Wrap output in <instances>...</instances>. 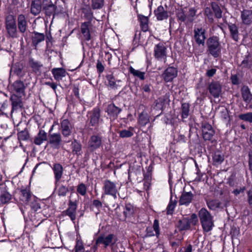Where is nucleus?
<instances>
[{"instance_id": "obj_1", "label": "nucleus", "mask_w": 252, "mask_h": 252, "mask_svg": "<svg viewBox=\"0 0 252 252\" xmlns=\"http://www.w3.org/2000/svg\"><path fill=\"white\" fill-rule=\"evenodd\" d=\"M206 52L214 59L218 58L221 55L222 46L220 37L213 35L207 38L206 41Z\"/></svg>"}, {"instance_id": "obj_2", "label": "nucleus", "mask_w": 252, "mask_h": 252, "mask_svg": "<svg viewBox=\"0 0 252 252\" xmlns=\"http://www.w3.org/2000/svg\"><path fill=\"white\" fill-rule=\"evenodd\" d=\"M118 241L116 235L110 233L105 236L104 233L100 234L96 238L94 244L91 247L93 252H97L98 247L102 245L103 247L106 249L109 246H113Z\"/></svg>"}, {"instance_id": "obj_3", "label": "nucleus", "mask_w": 252, "mask_h": 252, "mask_svg": "<svg viewBox=\"0 0 252 252\" xmlns=\"http://www.w3.org/2000/svg\"><path fill=\"white\" fill-rule=\"evenodd\" d=\"M198 216L203 231H210L214 226L213 217L205 208H202L198 212Z\"/></svg>"}, {"instance_id": "obj_4", "label": "nucleus", "mask_w": 252, "mask_h": 252, "mask_svg": "<svg viewBox=\"0 0 252 252\" xmlns=\"http://www.w3.org/2000/svg\"><path fill=\"white\" fill-rule=\"evenodd\" d=\"M153 56L156 61L165 63L167 58V47L164 42H159L154 47Z\"/></svg>"}, {"instance_id": "obj_5", "label": "nucleus", "mask_w": 252, "mask_h": 252, "mask_svg": "<svg viewBox=\"0 0 252 252\" xmlns=\"http://www.w3.org/2000/svg\"><path fill=\"white\" fill-rule=\"evenodd\" d=\"M42 7V10L45 15L49 17L53 16L54 18L55 15L64 13L63 8H62L60 10L58 9L57 6L52 2L51 0H43Z\"/></svg>"}, {"instance_id": "obj_6", "label": "nucleus", "mask_w": 252, "mask_h": 252, "mask_svg": "<svg viewBox=\"0 0 252 252\" xmlns=\"http://www.w3.org/2000/svg\"><path fill=\"white\" fill-rule=\"evenodd\" d=\"M102 190V197L104 195H109L116 199L117 198V194H119V189L117 187L116 182H113L109 179H106L103 181Z\"/></svg>"}, {"instance_id": "obj_7", "label": "nucleus", "mask_w": 252, "mask_h": 252, "mask_svg": "<svg viewBox=\"0 0 252 252\" xmlns=\"http://www.w3.org/2000/svg\"><path fill=\"white\" fill-rule=\"evenodd\" d=\"M78 199L68 200L67 208L62 212L61 216L63 217L68 216L72 222H74L76 219L77 209L78 207Z\"/></svg>"}, {"instance_id": "obj_8", "label": "nucleus", "mask_w": 252, "mask_h": 252, "mask_svg": "<svg viewBox=\"0 0 252 252\" xmlns=\"http://www.w3.org/2000/svg\"><path fill=\"white\" fill-rule=\"evenodd\" d=\"M193 32L192 39L194 40L195 44L198 46H204L207 39L206 30L202 27H195Z\"/></svg>"}, {"instance_id": "obj_9", "label": "nucleus", "mask_w": 252, "mask_h": 252, "mask_svg": "<svg viewBox=\"0 0 252 252\" xmlns=\"http://www.w3.org/2000/svg\"><path fill=\"white\" fill-rule=\"evenodd\" d=\"M12 6L8 8V15L6 17V28L7 32L11 37L16 36V21L14 18V12L11 11Z\"/></svg>"}, {"instance_id": "obj_10", "label": "nucleus", "mask_w": 252, "mask_h": 252, "mask_svg": "<svg viewBox=\"0 0 252 252\" xmlns=\"http://www.w3.org/2000/svg\"><path fill=\"white\" fill-rule=\"evenodd\" d=\"M178 72L177 67L169 66L162 73L161 77L165 83L172 82L177 77Z\"/></svg>"}, {"instance_id": "obj_11", "label": "nucleus", "mask_w": 252, "mask_h": 252, "mask_svg": "<svg viewBox=\"0 0 252 252\" xmlns=\"http://www.w3.org/2000/svg\"><path fill=\"white\" fill-rule=\"evenodd\" d=\"M22 124L21 122H20L18 124H17V131H18L17 135H18V139L20 143V146L24 148V146L23 145L21 141H31L32 142V139L30 138V134L27 129V126L25 123H24L25 127L23 130H21L19 126Z\"/></svg>"}, {"instance_id": "obj_12", "label": "nucleus", "mask_w": 252, "mask_h": 252, "mask_svg": "<svg viewBox=\"0 0 252 252\" xmlns=\"http://www.w3.org/2000/svg\"><path fill=\"white\" fill-rule=\"evenodd\" d=\"M89 125L92 126H96L98 125L100 118V109L98 107H94L91 111L88 112Z\"/></svg>"}, {"instance_id": "obj_13", "label": "nucleus", "mask_w": 252, "mask_h": 252, "mask_svg": "<svg viewBox=\"0 0 252 252\" xmlns=\"http://www.w3.org/2000/svg\"><path fill=\"white\" fill-rule=\"evenodd\" d=\"M201 129L203 139L205 141H212L215 131L211 125L207 122L202 123Z\"/></svg>"}, {"instance_id": "obj_14", "label": "nucleus", "mask_w": 252, "mask_h": 252, "mask_svg": "<svg viewBox=\"0 0 252 252\" xmlns=\"http://www.w3.org/2000/svg\"><path fill=\"white\" fill-rule=\"evenodd\" d=\"M122 111V109L116 106L113 102L108 104L105 110L107 114L108 117L110 120H116L118 118Z\"/></svg>"}, {"instance_id": "obj_15", "label": "nucleus", "mask_w": 252, "mask_h": 252, "mask_svg": "<svg viewBox=\"0 0 252 252\" xmlns=\"http://www.w3.org/2000/svg\"><path fill=\"white\" fill-rule=\"evenodd\" d=\"M48 144L51 147L55 149H59L60 148L62 139L60 133H50L47 138Z\"/></svg>"}, {"instance_id": "obj_16", "label": "nucleus", "mask_w": 252, "mask_h": 252, "mask_svg": "<svg viewBox=\"0 0 252 252\" xmlns=\"http://www.w3.org/2000/svg\"><path fill=\"white\" fill-rule=\"evenodd\" d=\"M102 145V138L98 135H92L88 141V148L90 152H93L99 149Z\"/></svg>"}, {"instance_id": "obj_17", "label": "nucleus", "mask_w": 252, "mask_h": 252, "mask_svg": "<svg viewBox=\"0 0 252 252\" xmlns=\"http://www.w3.org/2000/svg\"><path fill=\"white\" fill-rule=\"evenodd\" d=\"M81 32L83 35L84 40L89 41L92 39V33L93 29L92 23L90 22H84L81 24Z\"/></svg>"}, {"instance_id": "obj_18", "label": "nucleus", "mask_w": 252, "mask_h": 252, "mask_svg": "<svg viewBox=\"0 0 252 252\" xmlns=\"http://www.w3.org/2000/svg\"><path fill=\"white\" fill-rule=\"evenodd\" d=\"M221 85L218 81H213L209 84L208 90L214 98H219L221 93Z\"/></svg>"}, {"instance_id": "obj_19", "label": "nucleus", "mask_w": 252, "mask_h": 252, "mask_svg": "<svg viewBox=\"0 0 252 252\" xmlns=\"http://www.w3.org/2000/svg\"><path fill=\"white\" fill-rule=\"evenodd\" d=\"M60 130L64 137H68L72 133L73 127L70 121L66 119L61 121Z\"/></svg>"}, {"instance_id": "obj_20", "label": "nucleus", "mask_w": 252, "mask_h": 252, "mask_svg": "<svg viewBox=\"0 0 252 252\" xmlns=\"http://www.w3.org/2000/svg\"><path fill=\"white\" fill-rule=\"evenodd\" d=\"M194 194L191 191L184 190L180 197L179 203L180 205L188 206L193 200Z\"/></svg>"}, {"instance_id": "obj_21", "label": "nucleus", "mask_w": 252, "mask_h": 252, "mask_svg": "<svg viewBox=\"0 0 252 252\" xmlns=\"http://www.w3.org/2000/svg\"><path fill=\"white\" fill-rule=\"evenodd\" d=\"M137 17L141 31L144 32L149 31V18L148 16L139 13L137 14Z\"/></svg>"}, {"instance_id": "obj_22", "label": "nucleus", "mask_w": 252, "mask_h": 252, "mask_svg": "<svg viewBox=\"0 0 252 252\" xmlns=\"http://www.w3.org/2000/svg\"><path fill=\"white\" fill-rule=\"evenodd\" d=\"M26 86L23 82L17 80V107H22V102L20 98L25 95V90Z\"/></svg>"}, {"instance_id": "obj_23", "label": "nucleus", "mask_w": 252, "mask_h": 252, "mask_svg": "<svg viewBox=\"0 0 252 252\" xmlns=\"http://www.w3.org/2000/svg\"><path fill=\"white\" fill-rule=\"evenodd\" d=\"M242 22L245 25L250 26L252 24V10L244 9L241 11Z\"/></svg>"}, {"instance_id": "obj_24", "label": "nucleus", "mask_w": 252, "mask_h": 252, "mask_svg": "<svg viewBox=\"0 0 252 252\" xmlns=\"http://www.w3.org/2000/svg\"><path fill=\"white\" fill-rule=\"evenodd\" d=\"M52 170L54 175L55 184H57L63 176V168L60 163H55L53 165Z\"/></svg>"}, {"instance_id": "obj_25", "label": "nucleus", "mask_w": 252, "mask_h": 252, "mask_svg": "<svg viewBox=\"0 0 252 252\" xmlns=\"http://www.w3.org/2000/svg\"><path fill=\"white\" fill-rule=\"evenodd\" d=\"M30 36L32 39V45L35 48L39 43L43 41L45 38L43 33H40L36 31L31 32Z\"/></svg>"}, {"instance_id": "obj_26", "label": "nucleus", "mask_w": 252, "mask_h": 252, "mask_svg": "<svg viewBox=\"0 0 252 252\" xmlns=\"http://www.w3.org/2000/svg\"><path fill=\"white\" fill-rule=\"evenodd\" d=\"M51 72L55 80L57 82L62 80L63 77L68 74L65 69L63 67L53 68Z\"/></svg>"}, {"instance_id": "obj_27", "label": "nucleus", "mask_w": 252, "mask_h": 252, "mask_svg": "<svg viewBox=\"0 0 252 252\" xmlns=\"http://www.w3.org/2000/svg\"><path fill=\"white\" fill-rule=\"evenodd\" d=\"M154 14L158 21H162L168 19L169 15L167 11L165 10L161 5L158 6L154 10Z\"/></svg>"}, {"instance_id": "obj_28", "label": "nucleus", "mask_w": 252, "mask_h": 252, "mask_svg": "<svg viewBox=\"0 0 252 252\" xmlns=\"http://www.w3.org/2000/svg\"><path fill=\"white\" fill-rule=\"evenodd\" d=\"M42 1L41 0H32L31 5V12L36 16L39 14L42 9Z\"/></svg>"}, {"instance_id": "obj_29", "label": "nucleus", "mask_w": 252, "mask_h": 252, "mask_svg": "<svg viewBox=\"0 0 252 252\" xmlns=\"http://www.w3.org/2000/svg\"><path fill=\"white\" fill-rule=\"evenodd\" d=\"M228 28L229 30L232 38L235 41H238L239 39V31L238 27L235 24L226 22Z\"/></svg>"}, {"instance_id": "obj_30", "label": "nucleus", "mask_w": 252, "mask_h": 252, "mask_svg": "<svg viewBox=\"0 0 252 252\" xmlns=\"http://www.w3.org/2000/svg\"><path fill=\"white\" fill-rule=\"evenodd\" d=\"M176 226L179 231L189 230L190 227V221L188 218H183L178 221Z\"/></svg>"}, {"instance_id": "obj_31", "label": "nucleus", "mask_w": 252, "mask_h": 252, "mask_svg": "<svg viewBox=\"0 0 252 252\" xmlns=\"http://www.w3.org/2000/svg\"><path fill=\"white\" fill-rule=\"evenodd\" d=\"M47 140V133L42 129L39 130L37 134L34 137L32 142L36 145H40L44 141Z\"/></svg>"}, {"instance_id": "obj_32", "label": "nucleus", "mask_w": 252, "mask_h": 252, "mask_svg": "<svg viewBox=\"0 0 252 252\" xmlns=\"http://www.w3.org/2000/svg\"><path fill=\"white\" fill-rule=\"evenodd\" d=\"M92 9V7L89 5H86L81 8V11L84 14V18L88 20L87 22H90V23H92L94 18V13Z\"/></svg>"}, {"instance_id": "obj_33", "label": "nucleus", "mask_w": 252, "mask_h": 252, "mask_svg": "<svg viewBox=\"0 0 252 252\" xmlns=\"http://www.w3.org/2000/svg\"><path fill=\"white\" fill-rule=\"evenodd\" d=\"M20 192L21 195L20 199L25 204L28 203L29 200L31 199V198L33 196V195H32L30 189L27 187L21 189Z\"/></svg>"}, {"instance_id": "obj_34", "label": "nucleus", "mask_w": 252, "mask_h": 252, "mask_svg": "<svg viewBox=\"0 0 252 252\" xmlns=\"http://www.w3.org/2000/svg\"><path fill=\"white\" fill-rule=\"evenodd\" d=\"M71 148L73 155H76L78 157L81 155L82 146L79 141L74 139L71 142Z\"/></svg>"}, {"instance_id": "obj_35", "label": "nucleus", "mask_w": 252, "mask_h": 252, "mask_svg": "<svg viewBox=\"0 0 252 252\" xmlns=\"http://www.w3.org/2000/svg\"><path fill=\"white\" fill-rule=\"evenodd\" d=\"M150 123V116L148 113L143 111L139 114L138 123L141 127H144Z\"/></svg>"}, {"instance_id": "obj_36", "label": "nucleus", "mask_w": 252, "mask_h": 252, "mask_svg": "<svg viewBox=\"0 0 252 252\" xmlns=\"http://www.w3.org/2000/svg\"><path fill=\"white\" fill-rule=\"evenodd\" d=\"M173 198V195H172V192L171 191V196L169 200V202L166 207V214L167 215H171L172 216L175 211V208L177 206V201L176 200L177 197L175 196V199L173 200L172 199Z\"/></svg>"}, {"instance_id": "obj_37", "label": "nucleus", "mask_w": 252, "mask_h": 252, "mask_svg": "<svg viewBox=\"0 0 252 252\" xmlns=\"http://www.w3.org/2000/svg\"><path fill=\"white\" fill-rule=\"evenodd\" d=\"M18 27L21 33H24L27 28V21L25 16L20 14L18 17Z\"/></svg>"}, {"instance_id": "obj_38", "label": "nucleus", "mask_w": 252, "mask_h": 252, "mask_svg": "<svg viewBox=\"0 0 252 252\" xmlns=\"http://www.w3.org/2000/svg\"><path fill=\"white\" fill-rule=\"evenodd\" d=\"M105 77L108 81V87L111 89H117V85L116 83V79L113 75V73L109 71L107 72Z\"/></svg>"}, {"instance_id": "obj_39", "label": "nucleus", "mask_w": 252, "mask_h": 252, "mask_svg": "<svg viewBox=\"0 0 252 252\" xmlns=\"http://www.w3.org/2000/svg\"><path fill=\"white\" fill-rule=\"evenodd\" d=\"M26 205H29L31 209L34 212L37 211L40 209V201L34 195Z\"/></svg>"}, {"instance_id": "obj_40", "label": "nucleus", "mask_w": 252, "mask_h": 252, "mask_svg": "<svg viewBox=\"0 0 252 252\" xmlns=\"http://www.w3.org/2000/svg\"><path fill=\"white\" fill-rule=\"evenodd\" d=\"M212 159L214 165L221 164L224 159V156L221 152L216 150L212 154Z\"/></svg>"}, {"instance_id": "obj_41", "label": "nucleus", "mask_w": 252, "mask_h": 252, "mask_svg": "<svg viewBox=\"0 0 252 252\" xmlns=\"http://www.w3.org/2000/svg\"><path fill=\"white\" fill-rule=\"evenodd\" d=\"M29 64L32 70L35 73H41V68L43 66V64L39 62L35 61L33 59H31L29 61Z\"/></svg>"}, {"instance_id": "obj_42", "label": "nucleus", "mask_w": 252, "mask_h": 252, "mask_svg": "<svg viewBox=\"0 0 252 252\" xmlns=\"http://www.w3.org/2000/svg\"><path fill=\"white\" fill-rule=\"evenodd\" d=\"M242 96L243 100L246 103H250L252 99V94L248 86H244L241 89Z\"/></svg>"}, {"instance_id": "obj_43", "label": "nucleus", "mask_w": 252, "mask_h": 252, "mask_svg": "<svg viewBox=\"0 0 252 252\" xmlns=\"http://www.w3.org/2000/svg\"><path fill=\"white\" fill-rule=\"evenodd\" d=\"M134 208L133 205L130 203H126L123 212L125 218H131L134 213Z\"/></svg>"}, {"instance_id": "obj_44", "label": "nucleus", "mask_w": 252, "mask_h": 252, "mask_svg": "<svg viewBox=\"0 0 252 252\" xmlns=\"http://www.w3.org/2000/svg\"><path fill=\"white\" fill-rule=\"evenodd\" d=\"M146 168L147 171L146 172H144L143 173V180L145 183L150 184V182L152 180V172L154 170V166L153 164L151 163Z\"/></svg>"}, {"instance_id": "obj_45", "label": "nucleus", "mask_w": 252, "mask_h": 252, "mask_svg": "<svg viewBox=\"0 0 252 252\" xmlns=\"http://www.w3.org/2000/svg\"><path fill=\"white\" fill-rule=\"evenodd\" d=\"M129 72L132 74L133 76L137 77L140 80L144 81L145 79V72L140 71L139 70L135 69L132 66H130L128 69Z\"/></svg>"}, {"instance_id": "obj_46", "label": "nucleus", "mask_w": 252, "mask_h": 252, "mask_svg": "<svg viewBox=\"0 0 252 252\" xmlns=\"http://www.w3.org/2000/svg\"><path fill=\"white\" fill-rule=\"evenodd\" d=\"M176 16L179 23L187 21V15L183 8L178 9L176 11Z\"/></svg>"}, {"instance_id": "obj_47", "label": "nucleus", "mask_w": 252, "mask_h": 252, "mask_svg": "<svg viewBox=\"0 0 252 252\" xmlns=\"http://www.w3.org/2000/svg\"><path fill=\"white\" fill-rule=\"evenodd\" d=\"M206 203L208 207L212 210H216L220 206V202L217 199H211L207 200Z\"/></svg>"}, {"instance_id": "obj_48", "label": "nucleus", "mask_w": 252, "mask_h": 252, "mask_svg": "<svg viewBox=\"0 0 252 252\" xmlns=\"http://www.w3.org/2000/svg\"><path fill=\"white\" fill-rule=\"evenodd\" d=\"M153 86L148 80H146L141 84V89L144 92L150 94L152 91Z\"/></svg>"}, {"instance_id": "obj_49", "label": "nucleus", "mask_w": 252, "mask_h": 252, "mask_svg": "<svg viewBox=\"0 0 252 252\" xmlns=\"http://www.w3.org/2000/svg\"><path fill=\"white\" fill-rule=\"evenodd\" d=\"M189 104L183 103L181 106V117L183 119L187 118L189 116Z\"/></svg>"}, {"instance_id": "obj_50", "label": "nucleus", "mask_w": 252, "mask_h": 252, "mask_svg": "<svg viewBox=\"0 0 252 252\" xmlns=\"http://www.w3.org/2000/svg\"><path fill=\"white\" fill-rule=\"evenodd\" d=\"M211 7L215 13V17L217 18H220L222 16V11L219 4L216 2H212Z\"/></svg>"}, {"instance_id": "obj_51", "label": "nucleus", "mask_w": 252, "mask_h": 252, "mask_svg": "<svg viewBox=\"0 0 252 252\" xmlns=\"http://www.w3.org/2000/svg\"><path fill=\"white\" fill-rule=\"evenodd\" d=\"M104 0H91V7L93 10L101 9L104 5Z\"/></svg>"}, {"instance_id": "obj_52", "label": "nucleus", "mask_w": 252, "mask_h": 252, "mask_svg": "<svg viewBox=\"0 0 252 252\" xmlns=\"http://www.w3.org/2000/svg\"><path fill=\"white\" fill-rule=\"evenodd\" d=\"M134 128L130 127L128 130L123 129L119 132V136L121 138H128L131 137L133 135Z\"/></svg>"}, {"instance_id": "obj_53", "label": "nucleus", "mask_w": 252, "mask_h": 252, "mask_svg": "<svg viewBox=\"0 0 252 252\" xmlns=\"http://www.w3.org/2000/svg\"><path fill=\"white\" fill-rule=\"evenodd\" d=\"M74 250L75 252H84V243L80 237L79 239H76Z\"/></svg>"}, {"instance_id": "obj_54", "label": "nucleus", "mask_w": 252, "mask_h": 252, "mask_svg": "<svg viewBox=\"0 0 252 252\" xmlns=\"http://www.w3.org/2000/svg\"><path fill=\"white\" fill-rule=\"evenodd\" d=\"M69 192L68 187L65 185H61L58 189V195L59 196L64 197L67 195Z\"/></svg>"}, {"instance_id": "obj_55", "label": "nucleus", "mask_w": 252, "mask_h": 252, "mask_svg": "<svg viewBox=\"0 0 252 252\" xmlns=\"http://www.w3.org/2000/svg\"><path fill=\"white\" fill-rule=\"evenodd\" d=\"M196 12L197 9L194 7H190L189 9L188 14L187 15L188 22L191 23L193 22Z\"/></svg>"}, {"instance_id": "obj_56", "label": "nucleus", "mask_w": 252, "mask_h": 252, "mask_svg": "<svg viewBox=\"0 0 252 252\" xmlns=\"http://www.w3.org/2000/svg\"><path fill=\"white\" fill-rule=\"evenodd\" d=\"M77 192L82 196H85L87 193V187L84 183H80L77 187Z\"/></svg>"}, {"instance_id": "obj_57", "label": "nucleus", "mask_w": 252, "mask_h": 252, "mask_svg": "<svg viewBox=\"0 0 252 252\" xmlns=\"http://www.w3.org/2000/svg\"><path fill=\"white\" fill-rule=\"evenodd\" d=\"M239 118L240 120L252 123V112H248L245 114L239 115Z\"/></svg>"}, {"instance_id": "obj_58", "label": "nucleus", "mask_w": 252, "mask_h": 252, "mask_svg": "<svg viewBox=\"0 0 252 252\" xmlns=\"http://www.w3.org/2000/svg\"><path fill=\"white\" fill-rule=\"evenodd\" d=\"M165 99L164 98H159L154 102L155 107L157 109L162 110Z\"/></svg>"}, {"instance_id": "obj_59", "label": "nucleus", "mask_w": 252, "mask_h": 252, "mask_svg": "<svg viewBox=\"0 0 252 252\" xmlns=\"http://www.w3.org/2000/svg\"><path fill=\"white\" fill-rule=\"evenodd\" d=\"M174 140L176 143H186V138L184 134L178 133L175 136Z\"/></svg>"}, {"instance_id": "obj_60", "label": "nucleus", "mask_w": 252, "mask_h": 252, "mask_svg": "<svg viewBox=\"0 0 252 252\" xmlns=\"http://www.w3.org/2000/svg\"><path fill=\"white\" fill-rule=\"evenodd\" d=\"M11 195L8 192H5L0 195V200L2 203H6L10 199Z\"/></svg>"}, {"instance_id": "obj_61", "label": "nucleus", "mask_w": 252, "mask_h": 252, "mask_svg": "<svg viewBox=\"0 0 252 252\" xmlns=\"http://www.w3.org/2000/svg\"><path fill=\"white\" fill-rule=\"evenodd\" d=\"M103 205L101 201H100L99 199H94L92 201V203L91 205V207H95L96 208L98 211H100V209L102 208Z\"/></svg>"}, {"instance_id": "obj_62", "label": "nucleus", "mask_w": 252, "mask_h": 252, "mask_svg": "<svg viewBox=\"0 0 252 252\" xmlns=\"http://www.w3.org/2000/svg\"><path fill=\"white\" fill-rule=\"evenodd\" d=\"M153 229L155 231L156 235L157 237H158L160 234L159 221L158 220L155 219L154 221L153 224Z\"/></svg>"}, {"instance_id": "obj_63", "label": "nucleus", "mask_w": 252, "mask_h": 252, "mask_svg": "<svg viewBox=\"0 0 252 252\" xmlns=\"http://www.w3.org/2000/svg\"><path fill=\"white\" fill-rule=\"evenodd\" d=\"M96 67L97 69V72L99 75L100 76L104 70V66L99 60H98L97 61Z\"/></svg>"}, {"instance_id": "obj_64", "label": "nucleus", "mask_w": 252, "mask_h": 252, "mask_svg": "<svg viewBox=\"0 0 252 252\" xmlns=\"http://www.w3.org/2000/svg\"><path fill=\"white\" fill-rule=\"evenodd\" d=\"M247 201L250 206L252 207V187L247 192Z\"/></svg>"}]
</instances>
